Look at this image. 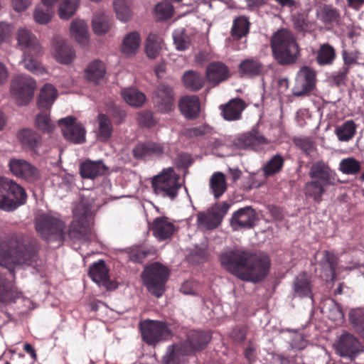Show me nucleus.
Wrapping results in <instances>:
<instances>
[{"label": "nucleus", "instance_id": "nucleus-63", "mask_svg": "<svg viewBox=\"0 0 364 364\" xmlns=\"http://www.w3.org/2000/svg\"><path fill=\"white\" fill-rule=\"evenodd\" d=\"M68 237L76 241H87L89 240L91 229H67Z\"/></svg>", "mask_w": 364, "mask_h": 364}, {"label": "nucleus", "instance_id": "nucleus-41", "mask_svg": "<svg viewBox=\"0 0 364 364\" xmlns=\"http://www.w3.org/2000/svg\"><path fill=\"white\" fill-rule=\"evenodd\" d=\"M327 187L321 183L319 181L311 179V181L306 183L304 193L306 197L312 198L316 203H320Z\"/></svg>", "mask_w": 364, "mask_h": 364}, {"label": "nucleus", "instance_id": "nucleus-62", "mask_svg": "<svg viewBox=\"0 0 364 364\" xmlns=\"http://www.w3.org/2000/svg\"><path fill=\"white\" fill-rule=\"evenodd\" d=\"M349 320L364 333V313L361 309H353L349 313Z\"/></svg>", "mask_w": 364, "mask_h": 364}, {"label": "nucleus", "instance_id": "nucleus-50", "mask_svg": "<svg viewBox=\"0 0 364 364\" xmlns=\"http://www.w3.org/2000/svg\"><path fill=\"white\" fill-rule=\"evenodd\" d=\"M161 38L154 33H150L146 39L145 51L149 58H156L161 49Z\"/></svg>", "mask_w": 364, "mask_h": 364}, {"label": "nucleus", "instance_id": "nucleus-5", "mask_svg": "<svg viewBox=\"0 0 364 364\" xmlns=\"http://www.w3.org/2000/svg\"><path fill=\"white\" fill-rule=\"evenodd\" d=\"M27 195L18 184L7 178L0 177V208L11 211L25 203Z\"/></svg>", "mask_w": 364, "mask_h": 364}, {"label": "nucleus", "instance_id": "nucleus-24", "mask_svg": "<svg viewBox=\"0 0 364 364\" xmlns=\"http://www.w3.org/2000/svg\"><path fill=\"white\" fill-rule=\"evenodd\" d=\"M17 137L24 149L33 154H38L42 145V138L39 134L31 129H24L18 133Z\"/></svg>", "mask_w": 364, "mask_h": 364}, {"label": "nucleus", "instance_id": "nucleus-43", "mask_svg": "<svg viewBox=\"0 0 364 364\" xmlns=\"http://www.w3.org/2000/svg\"><path fill=\"white\" fill-rule=\"evenodd\" d=\"M36 228H63V223L50 213H38L35 218Z\"/></svg>", "mask_w": 364, "mask_h": 364}, {"label": "nucleus", "instance_id": "nucleus-20", "mask_svg": "<svg viewBox=\"0 0 364 364\" xmlns=\"http://www.w3.org/2000/svg\"><path fill=\"white\" fill-rule=\"evenodd\" d=\"M181 113L187 119H196L200 113V102L197 95H184L178 101Z\"/></svg>", "mask_w": 364, "mask_h": 364}, {"label": "nucleus", "instance_id": "nucleus-56", "mask_svg": "<svg viewBox=\"0 0 364 364\" xmlns=\"http://www.w3.org/2000/svg\"><path fill=\"white\" fill-rule=\"evenodd\" d=\"M323 257L321 261V264L323 268H327L329 272V274L334 277L336 274V270L338 262L337 256L331 251L325 250L323 252Z\"/></svg>", "mask_w": 364, "mask_h": 364}, {"label": "nucleus", "instance_id": "nucleus-32", "mask_svg": "<svg viewBox=\"0 0 364 364\" xmlns=\"http://www.w3.org/2000/svg\"><path fill=\"white\" fill-rule=\"evenodd\" d=\"M294 293L299 297H312V284L308 275L299 274L293 282Z\"/></svg>", "mask_w": 364, "mask_h": 364}, {"label": "nucleus", "instance_id": "nucleus-28", "mask_svg": "<svg viewBox=\"0 0 364 364\" xmlns=\"http://www.w3.org/2000/svg\"><path fill=\"white\" fill-rule=\"evenodd\" d=\"M264 69L259 60L251 58L243 60L238 65V73L243 77L253 78L260 75Z\"/></svg>", "mask_w": 364, "mask_h": 364}, {"label": "nucleus", "instance_id": "nucleus-54", "mask_svg": "<svg viewBox=\"0 0 364 364\" xmlns=\"http://www.w3.org/2000/svg\"><path fill=\"white\" fill-rule=\"evenodd\" d=\"M80 0H64L59 6L58 14L62 19H68L74 15Z\"/></svg>", "mask_w": 364, "mask_h": 364}, {"label": "nucleus", "instance_id": "nucleus-38", "mask_svg": "<svg viewBox=\"0 0 364 364\" xmlns=\"http://www.w3.org/2000/svg\"><path fill=\"white\" fill-rule=\"evenodd\" d=\"M105 64L100 60H95L88 64L85 77L88 81L97 84L105 77Z\"/></svg>", "mask_w": 364, "mask_h": 364}, {"label": "nucleus", "instance_id": "nucleus-1", "mask_svg": "<svg viewBox=\"0 0 364 364\" xmlns=\"http://www.w3.org/2000/svg\"><path fill=\"white\" fill-rule=\"evenodd\" d=\"M219 259L222 267L229 273L255 284L267 277L272 264L267 253L244 248L225 250L220 253Z\"/></svg>", "mask_w": 364, "mask_h": 364}, {"label": "nucleus", "instance_id": "nucleus-27", "mask_svg": "<svg viewBox=\"0 0 364 364\" xmlns=\"http://www.w3.org/2000/svg\"><path fill=\"white\" fill-rule=\"evenodd\" d=\"M56 60L63 64H69L75 58V53L72 46L60 38H55L53 42Z\"/></svg>", "mask_w": 364, "mask_h": 364}, {"label": "nucleus", "instance_id": "nucleus-44", "mask_svg": "<svg viewBox=\"0 0 364 364\" xmlns=\"http://www.w3.org/2000/svg\"><path fill=\"white\" fill-rule=\"evenodd\" d=\"M122 97L129 105L139 107L144 105L146 97V95L134 88H127L122 91Z\"/></svg>", "mask_w": 364, "mask_h": 364}, {"label": "nucleus", "instance_id": "nucleus-40", "mask_svg": "<svg viewBox=\"0 0 364 364\" xmlns=\"http://www.w3.org/2000/svg\"><path fill=\"white\" fill-rule=\"evenodd\" d=\"M209 186L214 197L217 199L220 198L227 191L225 174L222 172L214 173L210 178Z\"/></svg>", "mask_w": 364, "mask_h": 364}, {"label": "nucleus", "instance_id": "nucleus-48", "mask_svg": "<svg viewBox=\"0 0 364 364\" xmlns=\"http://www.w3.org/2000/svg\"><path fill=\"white\" fill-rule=\"evenodd\" d=\"M284 165V159L281 154H276L267 161L262 168L266 177L274 176L282 171Z\"/></svg>", "mask_w": 364, "mask_h": 364}, {"label": "nucleus", "instance_id": "nucleus-57", "mask_svg": "<svg viewBox=\"0 0 364 364\" xmlns=\"http://www.w3.org/2000/svg\"><path fill=\"white\" fill-rule=\"evenodd\" d=\"M339 169L345 174L355 175L361 170L360 163L354 158H348L341 160Z\"/></svg>", "mask_w": 364, "mask_h": 364}, {"label": "nucleus", "instance_id": "nucleus-37", "mask_svg": "<svg viewBox=\"0 0 364 364\" xmlns=\"http://www.w3.org/2000/svg\"><path fill=\"white\" fill-rule=\"evenodd\" d=\"M250 26L251 23L248 17L240 16L235 18L230 30L231 36L237 41L242 39L250 33Z\"/></svg>", "mask_w": 364, "mask_h": 364}, {"label": "nucleus", "instance_id": "nucleus-55", "mask_svg": "<svg viewBox=\"0 0 364 364\" xmlns=\"http://www.w3.org/2000/svg\"><path fill=\"white\" fill-rule=\"evenodd\" d=\"M173 38L176 50L183 51L189 48L191 39L184 29L174 31Z\"/></svg>", "mask_w": 364, "mask_h": 364}, {"label": "nucleus", "instance_id": "nucleus-42", "mask_svg": "<svg viewBox=\"0 0 364 364\" xmlns=\"http://www.w3.org/2000/svg\"><path fill=\"white\" fill-rule=\"evenodd\" d=\"M358 125L352 119L343 122L336 127L335 133L341 141H348L354 137L356 134Z\"/></svg>", "mask_w": 364, "mask_h": 364}, {"label": "nucleus", "instance_id": "nucleus-26", "mask_svg": "<svg viewBox=\"0 0 364 364\" xmlns=\"http://www.w3.org/2000/svg\"><path fill=\"white\" fill-rule=\"evenodd\" d=\"M359 350V342L357 338L350 333L343 334L337 344L336 351L342 357L353 358Z\"/></svg>", "mask_w": 364, "mask_h": 364}, {"label": "nucleus", "instance_id": "nucleus-13", "mask_svg": "<svg viewBox=\"0 0 364 364\" xmlns=\"http://www.w3.org/2000/svg\"><path fill=\"white\" fill-rule=\"evenodd\" d=\"M75 117L68 116L59 119L58 125L67 140L74 144H82L85 141L86 131L82 124L77 123Z\"/></svg>", "mask_w": 364, "mask_h": 364}, {"label": "nucleus", "instance_id": "nucleus-60", "mask_svg": "<svg viewBox=\"0 0 364 364\" xmlns=\"http://www.w3.org/2000/svg\"><path fill=\"white\" fill-rule=\"evenodd\" d=\"M208 252L206 247H196L191 250L187 259L189 262L200 264L208 260Z\"/></svg>", "mask_w": 364, "mask_h": 364}, {"label": "nucleus", "instance_id": "nucleus-30", "mask_svg": "<svg viewBox=\"0 0 364 364\" xmlns=\"http://www.w3.org/2000/svg\"><path fill=\"white\" fill-rule=\"evenodd\" d=\"M291 21L294 29L303 35L311 33L315 28V23L309 18V14L305 11L291 14Z\"/></svg>", "mask_w": 364, "mask_h": 364}, {"label": "nucleus", "instance_id": "nucleus-16", "mask_svg": "<svg viewBox=\"0 0 364 364\" xmlns=\"http://www.w3.org/2000/svg\"><path fill=\"white\" fill-rule=\"evenodd\" d=\"M88 274L93 282L105 287L107 290H114L117 288V284L114 281L110 280L109 269L102 259L90 266Z\"/></svg>", "mask_w": 364, "mask_h": 364}, {"label": "nucleus", "instance_id": "nucleus-61", "mask_svg": "<svg viewBox=\"0 0 364 364\" xmlns=\"http://www.w3.org/2000/svg\"><path fill=\"white\" fill-rule=\"evenodd\" d=\"M171 348V350L168 356L164 357V364H185L186 359L185 355H182L178 353V347L176 345H173L169 347Z\"/></svg>", "mask_w": 364, "mask_h": 364}, {"label": "nucleus", "instance_id": "nucleus-8", "mask_svg": "<svg viewBox=\"0 0 364 364\" xmlns=\"http://www.w3.org/2000/svg\"><path fill=\"white\" fill-rule=\"evenodd\" d=\"M36 81L26 75H17L11 82V94L18 105H26L33 97Z\"/></svg>", "mask_w": 364, "mask_h": 364}, {"label": "nucleus", "instance_id": "nucleus-35", "mask_svg": "<svg viewBox=\"0 0 364 364\" xmlns=\"http://www.w3.org/2000/svg\"><path fill=\"white\" fill-rule=\"evenodd\" d=\"M182 82L187 90L198 92L204 87L205 80L198 72L187 70L182 76Z\"/></svg>", "mask_w": 364, "mask_h": 364}, {"label": "nucleus", "instance_id": "nucleus-15", "mask_svg": "<svg viewBox=\"0 0 364 364\" xmlns=\"http://www.w3.org/2000/svg\"><path fill=\"white\" fill-rule=\"evenodd\" d=\"M311 179L318 180L327 186H336L340 182L334 170L323 161L314 162L309 170Z\"/></svg>", "mask_w": 364, "mask_h": 364}, {"label": "nucleus", "instance_id": "nucleus-2", "mask_svg": "<svg viewBox=\"0 0 364 364\" xmlns=\"http://www.w3.org/2000/svg\"><path fill=\"white\" fill-rule=\"evenodd\" d=\"M36 240L23 235H9L0 240V265L11 274L16 264L32 265L38 258Z\"/></svg>", "mask_w": 364, "mask_h": 364}, {"label": "nucleus", "instance_id": "nucleus-51", "mask_svg": "<svg viewBox=\"0 0 364 364\" xmlns=\"http://www.w3.org/2000/svg\"><path fill=\"white\" fill-rule=\"evenodd\" d=\"M70 33L80 43L87 41V27L84 21H73L70 25Z\"/></svg>", "mask_w": 364, "mask_h": 364}, {"label": "nucleus", "instance_id": "nucleus-18", "mask_svg": "<svg viewBox=\"0 0 364 364\" xmlns=\"http://www.w3.org/2000/svg\"><path fill=\"white\" fill-rule=\"evenodd\" d=\"M230 76L229 68L221 61L212 62L206 67L205 77L212 87L218 86L228 80Z\"/></svg>", "mask_w": 364, "mask_h": 364}, {"label": "nucleus", "instance_id": "nucleus-12", "mask_svg": "<svg viewBox=\"0 0 364 364\" xmlns=\"http://www.w3.org/2000/svg\"><path fill=\"white\" fill-rule=\"evenodd\" d=\"M230 208V204L223 202L220 205L213 206L205 211L197 214V223L205 228H218L224 216Z\"/></svg>", "mask_w": 364, "mask_h": 364}, {"label": "nucleus", "instance_id": "nucleus-9", "mask_svg": "<svg viewBox=\"0 0 364 364\" xmlns=\"http://www.w3.org/2000/svg\"><path fill=\"white\" fill-rule=\"evenodd\" d=\"M153 103L156 109L162 114L172 112L175 108L176 94L172 86L161 82L154 89Z\"/></svg>", "mask_w": 364, "mask_h": 364}, {"label": "nucleus", "instance_id": "nucleus-23", "mask_svg": "<svg viewBox=\"0 0 364 364\" xmlns=\"http://www.w3.org/2000/svg\"><path fill=\"white\" fill-rule=\"evenodd\" d=\"M245 102L240 98L236 97L231 99L228 102L221 105L220 109L221 115L227 121H236L242 117V113L246 108Z\"/></svg>", "mask_w": 364, "mask_h": 364}, {"label": "nucleus", "instance_id": "nucleus-11", "mask_svg": "<svg viewBox=\"0 0 364 364\" xmlns=\"http://www.w3.org/2000/svg\"><path fill=\"white\" fill-rule=\"evenodd\" d=\"M269 144L263 134L253 129L250 132L239 134L232 141V146L239 150L259 151Z\"/></svg>", "mask_w": 364, "mask_h": 364}, {"label": "nucleus", "instance_id": "nucleus-39", "mask_svg": "<svg viewBox=\"0 0 364 364\" xmlns=\"http://www.w3.org/2000/svg\"><path fill=\"white\" fill-rule=\"evenodd\" d=\"M93 31L97 35H102L108 32L112 25V18L104 12H97L93 16Z\"/></svg>", "mask_w": 364, "mask_h": 364}, {"label": "nucleus", "instance_id": "nucleus-47", "mask_svg": "<svg viewBox=\"0 0 364 364\" xmlns=\"http://www.w3.org/2000/svg\"><path fill=\"white\" fill-rule=\"evenodd\" d=\"M140 36L138 32L133 31L128 33L122 41V50L127 55L135 53L140 44Z\"/></svg>", "mask_w": 364, "mask_h": 364}, {"label": "nucleus", "instance_id": "nucleus-29", "mask_svg": "<svg viewBox=\"0 0 364 364\" xmlns=\"http://www.w3.org/2000/svg\"><path fill=\"white\" fill-rule=\"evenodd\" d=\"M107 167L102 161H92L87 160L81 164L80 173L83 178L94 179L99 176L105 175Z\"/></svg>", "mask_w": 364, "mask_h": 364}, {"label": "nucleus", "instance_id": "nucleus-58", "mask_svg": "<svg viewBox=\"0 0 364 364\" xmlns=\"http://www.w3.org/2000/svg\"><path fill=\"white\" fill-rule=\"evenodd\" d=\"M53 14L52 8L43 4V6H36L33 13V17L37 23L46 24L50 21Z\"/></svg>", "mask_w": 364, "mask_h": 364}, {"label": "nucleus", "instance_id": "nucleus-21", "mask_svg": "<svg viewBox=\"0 0 364 364\" xmlns=\"http://www.w3.org/2000/svg\"><path fill=\"white\" fill-rule=\"evenodd\" d=\"M22 297V292L11 282L4 275L0 273V304L9 305L16 303Z\"/></svg>", "mask_w": 364, "mask_h": 364}, {"label": "nucleus", "instance_id": "nucleus-64", "mask_svg": "<svg viewBox=\"0 0 364 364\" xmlns=\"http://www.w3.org/2000/svg\"><path fill=\"white\" fill-rule=\"evenodd\" d=\"M149 253L150 252L149 250H144L141 247H136L130 250L129 257L130 260L134 262L141 263Z\"/></svg>", "mask_w": 364, "mask_h": 364}, {"label": "nucleus", "instance_id": "nucleus-36", "mask_svg": "<svg viewBox=\"0 0 364 364\" xmlns=\"http://www.w3.org/2000/svg\"><path fill=\"white\" fill-rule=\"evenodd\" d=\"M316 53V61L320 66L331 65L336 58V49L328 43L321 44Z\"/></svg>", "mask_w": 364, "mask_h": 364}, {"label": "nucleus", "instance_id": "nucleus-17", "mask_svg": "<svg viewBox=\"0 0 364 364\" xmlns=\"http://www.w3.org/2000/svg\"><path fill=\"white\" fill-rule=\"evenodd\" d=\"M9 166L14 175L29 182L36 181L40 178L37 168L26 160L11 159L9 161Z\"/></svg>", "mask_w": 364, "mask_h": 364}, {"label": "nucleus", "instance_id": "nucleus-46", "mask_svg": "<svg viewBox=\"0 0 364 364\" xmlns=\"http://www.w3.org/2000/svg\"><path fill=\"white\" fill-rule=\"evenodd\" d=\"M39 235L48 243H56L55 247L61 245L65 239L64 229H36Z\"/></svg>", "mask_w": 364, "mask_h": 364}, {"label": "nucleus", "instance_id": "nucleus-4", "mask_svg": "<svg viewBox=\"0 0 364 364\" xmlns=\"http://www.w3.org/2000/svg\"><path fill=\"white\" fill-rule=\"evenodd\" d=\"M169 275V269L156 262L144 268L141 273V279L149 292L159 298L165 291L166 283Z\"/></svg>", "mask_w": 364, "mask_h": 364}, {"label": "nucleus", "instance_id": "nucleus-7", "mask_svg": "<svg viewBox=\"0 0 364 364\" xmlns=\"http://www.w3.org/2000/svg\"><path fill=\"white\" fill-rule=\"evenodd\" d=\"M139 329L142 340L148 345L155 346L171 337L172 333L168 325L162 321L145 320L140 322Z\"/></svg>", "mask_w": 364, "mask_h": 364}, {"label": "nucleus", "instance_id": "nucleus-3", "mask_svg": "<svg viewBox=\"0 0 364 364\" xmlns=\"http://www.w3.org/2000/svg\"><path fill=\"white\" fill-rule=\"evenodd\" d=\"M270 48L274 59L282 66L294 64L300 55L296 37L287 28H280L272 36Z\"/></svg>", "mask_w": 364, "mask_h": 364}, {"label": "nucleus", "instance_id": "nucleus-25", "mask_svg": "<svg viewBox=\"0 0 364 364\" xmlns=\"http://www.w3.org/2000/svg\"><path fill=\"white\" fill-rule=\"evenodd\" d=\"M257 218L255 210L250 206H246L240 208L232 214L230 224L232 226L238 225L240 228H253Z\"/></svg>", "mask_w": 364, "mask_h": 364}, {"label": "nucleus", "instance_id": "nucleus-34", "mask_svg": "<svg viewBox=\"0 0 364 364\" xmlns=\"http://www.w3.org/2000/svg\"><path fill=\"white\" fill-rule=\"evenodd\" d=\"M318 17L326 26L330 27L339 26L341 19L339 11L332 5H324L318 14Z\"/></svg>", "mask_w": 364, "mask_h": 364}, {"label": "nucleus", "instance_id": "nucleus-31", "mask_svg": "<svg viewBox=\"0 0 364 364\" xmlns=\"http://www.w3.org/2000/svg\"><path fill=\"white\" fill-rule=\"evenodd\" d=\"M163 152V146L155 142L138 144L132 150L133 156L136 159H142L147 156L160 155Z\"/></svg>", "mask_w": 364, "mask_h": 364}, {"label": "nucleus", "instance_id": "nucleus-10", "mask_svg": "<svg viewBox=\"0 0 364 364\" xmlns=\"http://www.w3.org/2000/svg\"><path fill=\"white\" fill-rule=\"evenodd\" d=\"M211 340L209 333L201 331H190L185 341L178 347V353L182 355H190L205 349Z\"/></svg>", "mask_w": 364, "mask_h": 364}, {"label": "nucleus", "instance_id": "nucleus-22", "mask_svg": "<svg viewBox=\"0 0 364 364\" xmlns=\"http://www.w3.org/2000/svg\"><path fill=\"white\" fill-rule=\"evenodd\" d=\"M18 44L21 46L23 53H33L35 55H41V47L32 32L25 28H20L17 33Z\"/></svg>", "mask_w": 364, "mask_h": 364}, {"label": "nucleus", "instance_id": "nucleus-6", "mask_svg": "<svg viewBox=\"0 0 364 364\" xmlns=\"http://www.w3.org/2000/svg\"><path fill=\"white\" fill-rule=\"evenodd\" d=\"M180 177L171 167L164 168L151 179V187L156 195L173 200L181 187Z\"/></svg>", "mask_w": 364, "mask_h": 364}, {"label": "nucleus", "instance_id": "nucleus-19", "mask_svg": "<svg viewBox=\"0 0 364 364\" xmlns=\"http://www.w3.org/2000/svg\"><path fill=\"white\" fill-rule=\"evenodd\" d=\"M92 205L81 201L73 210V228H92L95 225Z\"/></svg>", "mask_w": 364, "mask_h": 364}, {"label": "nucleus", "instance_id": "nucleus-52", "mask_svg": "<svg viewBox=\"0 0 364 364\" xmlns=\"http://www.w3.org/2000/svg\"><path fill=\"white\" fill-rule=\"evenodd\" d=\"M38 55H35L32 52L25 53L24 58L21 63L26 69L34 74H41L43 71L41 64L37 60Z\"/></svg>", "mask_w": 364, "mask_h": 364}, {"label": "nucleus", "instance_id": "nucleus-53", "mask_svg": "<svg viewBox=\"0 0 364 364\" xmlns=\"http://www.w3.org/2000/svg\"><path fill=\"white\" fill-rule=\"evenodd\" d=\"M36 127L38 129L44 133H51L55 125L50 119L49 113L45 109V112H41L36 117Z\"/></svg>", "mask_w": 364, "mask_h": 364}, {"label": "nucleus", "instance_id": "nucleus-33", "mask_svg": "<svg viewBox=\"0 0 364 364\" xmlns=\"http://www.w3.org/2000/svg\"><path fill=\"white\" fill-rule=\"evenodd\" d=\"M58 92L55 87L51 84H46L41 89L38 97L37 105L40 109H50L54 101L57 98Z\"/></svg>", "mask_w": 364, "mask_h": 364}, {"label": "nucleus", "instance_id": "nucleus-14", "mask_svg": "<svg viewBox=\"0 0 364 364\" xmlns=\"http://www.w3.org/2000/svg\"><path fill=\"white\" fill-rule=\"evenodd\" d=\"M316 72L308 66L300 68L297 73L293 95L301 97L308 95L316 86Z\"/></svg>", "mask_w": 364, "mask_h": 364}, {"label": "nucleus", "instance_id": "nucleus-45", "mask_svg": "<svg viewBox=\"0 0 364 364\" xmlns=\"http://www.w3.org/2000/svg\"><path fill=\"white\" fill-rule=\"evenodd\" d=\"M98 122V138L105 141L109 139L112 135L113 127L112 122L107 115L99 114L97 116Z\"/></svg>", "mask_w": 364, "mask_h": 364}, {"label": "nucleus", "instance_id": "nucleus-59", "mask_svg": "<svg viewBox=\"0 0 364 364\" xmlns=\"http://www.w3.org/2000/svg\"><path fill=\"white\" fill-rule=\"evenodd\" d=\"M173 2L167 1L159 3L154 8V11L160 20L169 18L173 13Z\"/></svg>", "mask_w": 364, "mask_h": 364}, {"label": "nucleus", "instance_id": "nucleus-49", "mask_svg": "<svg viewBox=\"0 0 364 364\" xmlns=\"http://www.w3.org/2000/svg\"><path fill=\"white\" fill-rule=\"evenodd\" d=\"M132 0H114V8L119 20L129 21L132 16L130 5Z\"/></svg>", "mask_w": 364, "mask_h": 364}]
</instances>
